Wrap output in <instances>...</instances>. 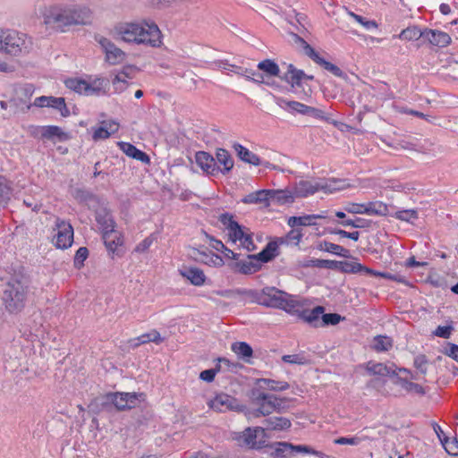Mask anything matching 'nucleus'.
<instances>
[{
  "mask_svg": "<svg viewBox=\"0 0 458 458\" xmlns=\"http://www.w3.org/2000/svg\"><path fill=\"white\" fill-rule=\"evenodd\" d=\"M287 225L293 228L297 226H311L316 225L315 216L313 215H304L301 216H290Z\"/></svg>",
  "mask_w": 458,
  "mask_h": 458,
  "instance_id": "37",
  "label": "nucleus"
},
{
  "mask_svg": "<svg viewBox=\"0 0 458 458\" xmlns=\"http://www.w3.org/2000/svg\"><path fill=\"white\" fill-rule=\"evenodd\" d=\"M453 331L452 326H439L434 331V335L442 338H449Z\"/></svg>",
  "mask_w": 458,
  "mask_h": 458,
  "instance_id": "59",
  "label": "nucleus"
},
{
  "mask_svg": "<svg viewBox=\"0 0 458 458\" xmlns=\"http://www.w3.org/2000/svg\"><path fill=\"white\" fill-rule=\"evenodd\" d=\"M320 247H321L322 250L333 253L336 256L345 257V258L349 256L348 250H346L344 247H342L338 244H335V243L324 242L323 243H321Z\"/></svg>",
  "mask_w": 458,
  "mask_h": 458,
  "instance_id": "47",
  "label": "nucleus"
},
{
  "mask_svg": "<svg viewBox=\"0 0 458 458\" xmlns=\"http://www.w3.org/2000/svg\"><path fill=\"white\" fill-rule=\"evenodd\" d=\"M269 191V205L276 203L284 205L293 202L295 196L293 191L287 190H268Z\"/></svg>",
  "mask_w": 458,
  "mask_h": 458,
  "instance_id": "31",
  "label": "nucleus"
},
{
  "mask_svg": "<svg viewBox=\"0 0 458 458\" xmlns=\"http://www.w3.org/2000/svg\"><path fill=\"white\" fill-rule=\"evenodd\" d=\"M278 245L276 242H270L267 244L266 248L257 255H248L246 259H235L233 265L234 271L250 275L259 271L262 263L268 262L276 256Z\"/></svg>",
  "mask_w": 458,
  "mask_h": 458,
  "instance_id": "6",
  "label": "nucleus"
},
{
  "mask_svg": "<svg viewBox=\"0 0 458 458\" xmlns=\"http://www.w3.org/2000/svg\"><path fill=\"white\" fill-rule=\"evenodd\" d=\"M29 284L23 277H13L5 284L2 301L5 310L12 314L20 313L25 307Z\"/></svg>",
  "mask_w": 458,
  "mask_h": 458,
  "instance_id": "3",
  "label": "nucleus"
},
{
  "mask_svg": "<svg viewBox=\"0 0 458 458\" xmlns=\"http://www.w3.org/2000/svg\"><path fill=\"white\" fill-rule=\"evenodd\" d=\"M31 48V40L25 34L0 30V51L10 55L18 56L29 53Z\"/></svg>",
  "mask_w": 458,
  "mask_h": 458,
  "instance_id": "8",
  "label": "nucleus"
},
{
  "mask_svg": "<svg viewBox=\"0 0 458 458\" xmlns=\"http://www.w3.org/2000/svg\"><path fill=\"white\" fill-rule=\"evenodd\" d=\"M445 354L458 361V345L448 344L445 347Z\"/></svg>",
  "mask_w": 458,
  "mask_h": 458,
  "instance_id": "64",
  "label": "nucleus"
},
{
  "mask_svg": "<svg viewBox=\"0 0 458 458\" xmlns=\"http://www.w3.org/2000/svg\"><path fill=\"white\" fill-rule=\"evenodd\" d=\"M103 240L109 252L116 256L122 255L123 238L121 232L115 229L110 233H105Z\"/></svg>",
  "mask_w": 458,
  "mask_h": 458,
  "instance_id": "19",
  "label": "nucleus"
},
{
  "mask_svg": "<svg viewBox=\"0 0 458 458\" xmlns=\"http://www.w3.org/2000/svg\"><path fill=\"white\" fill-rule=\"evenodd\" d=\"M313 59L317 63L322 64L325 67V69L332 72L334 74H338L339 73L340 70H339V68L337 66H335V64H331L329 62L325 61L324 59L320 58L318 55L314 54L313 55Z\"/></svg>",
  "mask_w": 458,
  "mask_h": 458,
  "instance_id": "58",
  "label": "nucleus"
},
{
  "mask_svg": "<svg viewBox=\"0 0 458 458\" xmlns=\"http://www.w3.org/2000/svg\"><path fill=\"white\" fill-rule=\"evenodd\" d=\"M341 269L345 273L366 272L367 267L358 262L343 261L339 262Z\"/></svg>",
  "mask_w": 458,
  "mask_h": 458,
  "instance_id": "51",
  "label": "nucleus"
},
{
  "mask_svg": "<svg viewBox=\"0 0 458 458\" xmlns=\"http://www.w3.org/2000/svg\"><path fill=\"white\" fill-rule=\"evenodd\" d=\"M197 165L207 174H215L219 170L215 158L204 151L197 152L195 155Z\"/></svg>",
  "mask_w": 458,
  "mask_h": 458,
  "instance_id": "24",
  "label": "nucleus"
},
{
  "mask_svg": "<svg viewBox=\"0 0 458 458\" xmlns=\"http://www.w3.org/2000/svg\"><path fill=\"white\" fill-rule=\"evenodd\" d=\"M269 191L259 190L245 195L242 201L245 204H257L264 207L269 206Z\"/></svg>",
  "mask_w": 458,
  "mask_h": 458,
  "instance_id": "30",
  "label": "nucleus"
},
{
  "mask_svg": "<svg viewBox=\"0 0 458 458\" xmlns=\"http://www.w3.org/2000/svg\"><path fill=\"white\" fill-rule=\"evenodd\" d=\"M394 217L413 224L418 219V213L414 209L400 210L395 212Z\"/></svg>",
  "mask_w": 458,
  "mask_h": 458,
  "instance_id": "50",
  "label": "nucleus"
},
{
  "mask_svg": "<svg viewBox=\"0 0 458 458\" xmlns=\"http://www.w3.org/2000/svg\"><path fill=\"white\" fill-rule=\"evenodd\" d=\"M209 246L216 250L218 252L224 254L225 258L227 259H237L238 254L228 249L221 241L211 239L209 242Z\"/></svg>",
  "mask_w": 458,
  "mask_h": 458,
  "instance_id": "39",
  "label": "nucleus"
},
{
  "mask_svg": "<svg viewBox=\"0 0 458 458\" xmlns=\"http://www.w3.org/2000/svg\"><path fill=\"white\" fill-rule=\"evenodd\" d=\"M421 37L424 38V31H421L417 27H408L398 36L400 39L407 41L417 40Z\"/></svg>",
  "mask_w": 458,
  "mask_h": 458,
  "instance_id": "45",
  "label": "nucleus"
},
{
  "mask_svg": "<svg viewBox=\"0 0 458 458\" xmlns=\"http://www.w3.org/2000/svg\"><path fill=\"white\" fill-rule=\"evenodd\" d=\"M343 226H351L353 228H365L369 226V222L366 219L357 217L355 219H345L340 222Z\"/></svg>",
  "mask_w": 458,
  "mask_h": 458,
  "instance_id": "52",
  "label": "nucleus"
},
{
  "mask_svg": "<svg viewBox=\"0 0 458 458\" xmlns=\"http://www.w3.org/2000/svg\"><path fill=\"white\" fill-rule=\"evenodd\" d=\"M261 304L279 308L286 312L294 313L298 311L299 301L295 296L290 295L275 287L264 288L259 295Z\"/></svg>",
  "mask_w": 458,
  "mask_h": 458,
  "instance_id": "7",
  "label": "nucleus"
},
{
  "mask_svg": "<svg viewBox=\"0 0 458 458\" xmlns=\"http://www.w3.org/2000/svg\"><path fill=\"white\" fill-rule=\"evenodd\" d=\"M291 450L298 452V453L307 454H314L320 458H323L322 453L316 451L308 445H293V448Z\"/></svg>",
  "mask_w": 458,
  "mask_h": 458,
  "instance_id": "55",
  "label": "nucleus"
},
{
  "mask_svg": "<svg viewBox=\"0 0 458 458\" xmlns=\"http://www.w3.org/2000/svg\"><path fill=\"white\" fill-rule=\"evenodd\" d=\"M65 86L76 93L91 96L105 91L107 81L97 75L69 78L64 81Z\"/></svg>",
  "mask_w": 458,
  "mask_h": 458,
  "instance_id": "9",
  "label": "nucleus"
},
{
  "mask_svg": "<svg viewBox=\"0 0 458 458\" xmlns=\"http://www.w3.org/2000/svg\"><path fill=\"white\" fill-rule=\"evenodd\" d=\"M217 67L222 70V71H225V72L229 73V72H235V73H239L240 72V68L235 66V65H233V64H228L227 62H225V61H220L217 63Z\"/></svg>",
  "mask_w": 458,
  "mask_h": 458,
  "instance_id": "62",
  "label": "nucleus"
},
{
  "mask_svg": "<svg viewBox=\"0 0 458 458\" xmlns=\"http://www.w3.org/2000/svg\"><path fill=\"white\" fill-rule=\"evenodd\" d=\"M35 15L43 19L45 25L61 30H64L68 26L74 25L71 7L40 5L36 9Z\"/></svg>",
  "mask_w": 458,
  "mask_h": 458,
  "instance_id": "4",
  "label": "nucleus"
},
{
  "mask_svg": "<svg viewBox=\"0 0 458 458\" xmlns=\"http://www.w3.org/2000/svg\"><path fill=\"white\" fill-rule=\"evenodd\" d=\"M97 42L101 47L102 51L105 53V58L110 64H118L125 58V53L116 47L110 39L98 36L96 38Z\"/></svg>",
  "mask_w": 458,
  "mask_h": 458,
  "instance_id": "14",
  "label": "nucleus"
},
{
  "mask_svg": "<svg viewBox=\"0 0 458 458\" xmlns=\"http://www.w3.org/2000/svg\"><path fill=\"white\" fill-rule=\"evenodd\" d=\"M223 166V173L229 172L233 166V161L229 153L225 149H218L216 152V161Z\"/></svg>",
  "mask_w": 458,
  "mask_h": 458,
  "instance_id": "42",
  "label": "nucleus"
},
{
  "mask_svg": "<svg viewBox=\"0 0 458 458\" xmlns=\"http://www.w3.org/2000/svg\"><path fill=\"white\" fill-rule=\"evenodd\" d=\"M267 428L272 430H284L291 426L290 420L286 418H271L267 420Z\"/></svg>",
  "mask_w": 458,
  "mask_h": 458,
  "instance_id": "48",
  "label": "nucleus"
},
{
  "mask_svg": "<svg viewBox=\"0 0 458 458\" xmlns=\"http://www.w3.org/2000/svg\"><path fill=\"white\" fill-rule=\"evenodd\" d=\"M118 72L122 75H124V78L131 80L136 73V68L131 65H127L123 66Z\"/></svg>",
  "mask_w": 458,
  "mask_h": 458,
  "instance_id": "63",
  "label": "nucleus"
},
{
  "mask_svg": "<svg viewBox=\"0 0 458 458\" xmlns=\"http://www.w3.org/2000/svg\"><path fill=\"white\" fill-rule=\"evenodd\" d=\"M393 345V341L386 335H377L374 337L371 347L377 352L388 351Z\"/></svg>",
  "mask_w": 458,
  "mask_h": 458,
  "instance_id": "40",
  "label": "nucleus"
},
{
  "mask_svg": "<svg viewBox=\"0 0 458 458\" xmlns=\"http://www.w3.org/2000/svg\"><path fill=\"white\" fill-rule=\"evenodd\" d=\"M324 313L323 307H316L311 310H306L302 313V318L314 326H318L320 322V318L322 319V314Z\"/></svg>",
  "mask_w": 458,
  "mask_h": 458,
  "instance_id": "38",
  "label": "nucleus"
},
{
  "mask_svg": "<svg viewBox=\"0 0 458 458\" xmlns=\"http://www.w3.org/2000/svg\"><path fill=\"white\" fill-rule=\"evenodd\" d=\"M114 35L122 41L137 46L159 47L162 33L157 23L142 19L120 22L114 28Z\"/></svg>",
  "mask_w": 458,
  "mask_h": 458,
  "instance_id": "1",
  "label": "nucleus"
},
{
  "mask_svg": "<svg viewBox=\"0 0 458 458\" xmlns=\"http://www.w3.org/2000/svg\"><path fill=\"white\" fill-rule=\"evenodd\" d=\"M321 191L327 194L335 193L340 191L348 189L351 184L344 179H319Z\"/></svg>",
  "mask_w": 458,
  "mask_h": 458,
  "instance_id": "22",
  "label": "nucleus"
},
{
  "mask_svg": "<svg viewBox=\"0 0 458 458\" xmlns=\"http://www.w3.org/2000/svg\"><path fill=\"white\" fill-rule=\"evenodd\" d=\"M180 275L195 286L205 284L207 277L204 272L196 267H186L180 269Z\"/></svg>",
  "mask_w": 458,
  "mask_h": 458,
  "instance_id": "23",
  "label": "nucleus"
},
{
  "mask_svg": "<svg viewBox=\"0 0 458 458\" xmlns=\"http://www.w3.org/2000/svg\"><path fill=\"white\" fill-rule=\"evenodd\" d=\"M119 130V123L115 121H104L101 123L100 126L94 127L91 129L92 131V139L95 141L106 140L109 138L112 134H114Z\"/></svg>",
  "mask_w": 458,
  "mask_h": 458,
  "instance_id": "20",
  "label": "nucleus"
},
{
  "mask_svg": "<svg viewBox=\"0 0 458 458\" xmlns=\"http://www.w3.org/2000/svg\"><path fill=\"white\" fill-rule=\"evenodd\" d=\"M276 104L284 111L290 113V114H306V115H311L316 116L318 115V110L308 106L302 103L293 101V100H288L284 98H276Z\"/></svg>",
  "mask_w": 458,
  "mask_h": 458,
  "instance_id": "16",
  "label": "nucleus"
},
{
  "mask_svg": "<svg viewBox=\"0 0 458 458\" xmlns=\"http://www.w3.org/2000/svg\"><path fill=\"white\" fill-rule=\"evenodd\" d=\"M283 360L290 364H306L308 361L304 356L299 354L284 355Z\"/></svg>",
  "mask_w": 458,
  "mask_h": 458,
  "instance_id": "56",
  "label": "nucleus"
},
{
  "mask_svg": "<svg viewBox=\"0 0 458 458\" xmlns=\"http://www.w3.org/2000/svg\"><path fill=\"white\" fill-rule=\"evenodd\" d=\"M119 148L129 157L139 160L144 164H148L150 159L148 156L143 151L138 149L131 143L120 141L117 143Z\"/></svg>",
  "mask_w": 458,
  "mask_h": 458,
  "instance_id": "26",
  "label": "nucleus"
},
{
  "mask_svg": "<svg viewBox=\"0 0 458 458\" xmlns=\"http://www.w3.org/2000/svg\"><path fill=\"white\" fill-rule=\"evenodd\" d=\"M250 399V405L245 410L248 419L268 415L281 406V401L276 395L266 394L256 387L252 389Z\"/></svg>",
  "mask_w": 458,
  "mask_h": 458,
  "instance_id": "5",
  "label": "nucleus"
},
{
  "mask_svg": "<svg viewBox=\"0 0 458 458\" xmlns=\"http://www.w3.org/2000/svg\"><path fill=\"white\" fill-rule=\"evenodd\" d=\"M129 79L124 78V75L120 74L118 72L114 74L112 81L113 86L116 91H123L128 86Z\"/></svg>",
  "mask_w": 458,
  "mask_h": 458,
  "instance_id": "53",
  "label": "nucleus"
},
{
  "mask_svg": "<svg viewBox=\"0 0 458 458\" xmlns=\"http://www.w3.org/2000/svg\"><path fill=\"white\" fill-rule=\"evenodd\" d=\"M361 442V438L358 437H339L335 440V443L337 445H357Z\"/></svg>",
  "mask_w": 458,
  "mask_h": 458,
  "instance_id": "61",
  "label": "nucleus"
},
{
  "mask_svg": "<svg viewBox=\"0 0 458 458\" xmlns=\"http://www.w3.org/2000/svg\"><path fill=\"white\" fill-rule=\"evenodd\" d=\"M273 448L277 457L287 458L292 452L293 445L287 442H277L273 445Z\"/></svg>",
  "mask_w": 458,
  "mask_h": 458,
  "instance_id": "49",
  "label": "nucleus"
},
{
  "mask_svg": "<svg viewBox=\"0 0 458 458\" xmlns=\"http://www.w3.org/2000/svg\"><path fill=\"white\" fill-rule=\"evenodd\" d=\"M330 233H334V234L340 235L341 237L352 239L355 242H357L360 238V233L357 231L349 233V232H346L342 229H335V230L330 231Z\"/></svg>",
  "mask_w": 458,
  "mask_h": 458,
  "instance_id": "60",
  "label": "nucleus"
},
{
  "mask_svg": "<svg viewBox=\"0 0 458 458\" xmlns=\"http://www.w3.org/2000/svg\"><path fill=\"white\" fill-rule=\"evenodd\" d=\"M267 438L266 429L260 427L248 428L234 437L240 446L257 449L265 445Z\"/></svg>",
  "mask_w": 458,
  "mask_h": 458,
  "instance_id": "10",
  "label": "nucleus"
},
{
  "mask_svg": "<svg viewBox=\"0 0 458 458\" xmlns=\"http://www.w3.org/2000/svg\"><path fill=\"white\" fill-rule=\"evenodd\" d=\"M436 432H437V436L439 437V440H440L443 447L446 451V453L448 454H450V455H458V438H456V437H453V438L444 437V438H442L440 433L438 432V430L436 429Z\"/></svg>",
  "mask_w": 458,
  "mask_h": 458,
  "instance_id": "41",
  "label": "nucleus"
},
{
  "mask_svg": "<svg viewBox=\"0 0 458 458\" xmlns=\"http://www.w3.org/2000/svg\"><path fill=\"white\" fill-rule=\"evenodd\" d=\"M235 150L237 152L238 157L242 161L251 164L253 165H259L261 164V160L256 154L250 152L248 148L242 147V145H237L235 147Z\"/></svg>",
  "mask_w": 458,
  "mask_h": 458,
  "instance_id": "36",
  "label": "nucleus"
},
{
  "mask_svg": "<svg viewBox=\"0 0 458 458\" xmlns=\"http://www.w3.org/2000/svg\"><path fill=\"white\" fill-rule=\"evenodd\" d=\"M258 68L266 73V76H278L279 66L272 60L266 59L258 64Z\"/></svg>",
  "mask_w": 458,
  "mask_h": 458,
  "instance_id": "43",
  "label": "nucleus"
},
{
  "mask_svg": "<svg viewBox=\"0 0 458 458\" xmlns=\"http://www.w3.org/2000/svg\"><path fill=\"white\" fill-rule=\"evenodd\" d=\"M97 221L100 225L103 235L105 233H110L115 230L114 221L108 214H105L104 216L98 215Z\"/></svg>",
  "mask_w": 458,
  "mask_h": 458,
  "instance_id": "46",
  "label": "nucleus"
},
{
  "mask_svg": "<svg viewBox=\"0 0 458 458\" xmlns=\"http://www.w3.org/2000/svg\"><path fill=\"white\" fill-rule=\"evenodd\" d=\"M256 388L259 390L284 391L289 387L288 383L268 378H260L256 382Z\"/></svg>",
  "mask_w": 458,
  "mask_h": 458,
  "instance_id": "33",
  "label": "nucleus"
},
{
  "mask_svg": "<svg viewBox=\"0 0 458 458\" xmlns=\"http://www.w3.org/2000/svg\"><path fill=\"white\" fill-rule=\"evenodd\" d=\"M232 351L240 358H242L244 360L249 359L252 355V349L251 347L244 343V342H238L232 344Z\"/></svg>",
  "mask_w": 458,
  "mask_h": 458,
  "instance_id": "44",
  "label": "nucleus"
},
{
  "mask_svg": "<svg viewBox=\"0 0 458 458\" xmlns=\"http://www.w3.org/2000/svg\"><path fill=\"white\" fill-rule=\"evenodd\" d=\"M341 316L335 313L322 314L323 325H336L341 321Z\"/></svg>",
  "mask_w": 458,
  "mask_h": 458,
  "instance_id": "57",
  "label": "nucleus"
},
{
  "mask_svg": "<svg viewBox=\"0 0 458 458\" xmlns=\"http://www.w3.org/2000/svg\"><path fill=\"white\" fill-rule=\"evenodd\" d=\"M105 398L107 403H112L117 410H125L139 405L145 400V395L136 393H110Z\"/></svg>",
  "mask_w": 458,
  "mask_h": 458,
  "instance_id": "12",
  "label": "nucleus"
},
{
  "mask_svg": "<svg viewBox=\"0 0 458 458\" xmlns=\"http://www.w3.org/2000/svg\"><path fill=\"white\" fill-rule=\"evenodd\" d=\"M163 341L160 334L157 330H151L136 338L130 340V344L132 347H138L140 344H148L150 342L159 344Z\"/></svg>",
  "mask_w": 458,
  "mask_h": 458,
  "instance_id": "34",
  "label": "nucleus"
},
{
  "mask_svg": "<svg viewBox=\"0 0 458 458\" xmlns=\"http://www.w3.org/2000/svg\"><path fill=\"white\" fill-rule=\"evenodd\" d=\"M424 38L430 44L439 47H446L451 41V38L447 33L435 30H425Z\"/></svg>",
  "mask_w": 458,
  "mask_h": 458,
  "instance_id": "27",
  "label": "nucleus"
},
{
  "mask_svg": "<svg viewBox=\"0 0 458 458\" xmlns=\"http://www.w3.org/2000/svg\"><path fill=\"white\" fill-rule=\"evenodd\" d=\"M219 221L228 242L249 252L256 249L253 233L250 228L240 225L233 215L222 214L219 216Z\"/></svg>",
  "mask_w": 458,
  "mask_h": 458,
  "instance_id": "2",
  "label": "nucleus"
},
{
  "mask_svg": "<svg viewBox=\"0 0 458 458\" xmlns=\"http://www.w3.org/2000/svg\"><path fill=\"white\" fill-rule=\"evenodd\" d=\"M198 259L200 262L209 267H220L225 264L223 258L212 251H202Z\"/></svg>",
  "mask_w": 458,
  "mask_h": 458,
  "instance_id": "35",
  "label": "nucleus"
},
{
  "mask_svg": "<svg viewBox=\"0 0 458 458\" xmlns=\"http://www.w3.org/2000/svg\"><path fill=\"white\" fill-rule=\"evenodd\" d=\"M52 242L61 250L68 249L73 242V229L70 223L56 219L53 228Z\"/></svg>",
  "mask_w": 458,
  "mask_h": 458,
  "instance_id": "11",
  "label": "nucleus"
},
{
  "mask_svg": "<svg viewBox=\"0 0 458 458\" xmlns=\"http://www.w3.org/2000/svg\"><path fill=\"white\" fill-rule=\"evenodd\" d=\"M369 372L379 376H399V369L394 368V365L386 366L382 363L369 362L367 364Z\"/></svg>",
  "mask_w": 458,
  "mask_h": 458,
  "instance_id": "32",
  "label": "nucleus"
},
{
  "mask_svg": "<svg viewBox=\"0 0 458 458\" xmlns=\"http://www.w3.org/2000/svg\"><path fill=\"white\" fill-rule=\"evenodd\" d=\"M301 237H302V233L299 230L293 229L288 233L285 240H283V239L281 240V242H285L287 243H293V244L297 245L299 243L300 240L301 239Z\"/></svg>",
  "mask_w": 458,
  "mask_h": 458,
  "instance_id": "54",
  "label": "nucleus"
},
{
  "mask_svg": "<svg viewBox=\"0 0 458 458\" xmlns=\"http://www.w3.org/2000/svg\"><path fill=\"white\" fill-rule=\"evenodd\" d=\"M409 378H413L411 375V372L406 369L400 368L398 384L408 392L422 394V387L418 384L409 381Z\"/></svg>",
  "mask_w": 458,
  "mask_h": 458,
  "instance_id": "29",
  "label": "nucleus"
},
{
  "mask_svg": "<svg viewBox=\"0 0 458 458\" xmlns=\"http://www.w3.org/2000/svg\"><path fill=\"white\" fill-rule=\"evenodd\" d=\"M344 210L351 214L371 216L384 214L386 207L381 202L347 203L344 206Z\"/></svg>",
  "mask_w": 458,
  "mask_h": 458,
  "instance_id": "15",
  "label": "nucleus"
},
{
  "mask_svg": "<svg viewBox=\"0 0 458 458\" xmlns=\"http://www.w3.org/2000/svg\"><path fill=\"white\" fill-rule=\"evenodd\" d=\"M33 106L37 107H51L56 109L64 117L70 114L64 98L42 96L35 98Z\"/></svg>",
  "mask_w": 458,
  "mask_h": 458,
  "instance_id": "17",
  "label": "nucleus"
},
{
  "mask_svg": "<svg viewBox=\"0 0 458 458\" xmlns=\"http://www.w3.org/2000/svg\"><path fill=\"white\" fill-rule=\"evenodd\" d=\"M208 406L216 411H243V405L234 397L227 394H217L208 402Z\"/></svg>",
  "mask_w": 458,
  "mask_h": 458,
  "instance_id": "13",
  "label": "nucleus"
},
{
  "mask_svg": "<svg viewBox=\"0 0 458 458\" xmlns=\"http://www.w3.org/2000/svg\"><path fill=\"white\" fill-rule=\"evenodd\" d=\"M39 132L42 138L52 141H64L70 139V135L58 126H44Z\"/></svg>",
  "mask_w": 458,
  "mask_h": 458,
  "instance_id": "25",
  "label": "nucleus"
},
{
  "mask_svg": "<svg viewBox=\"0 0 458 458\" xmlns=\"http://www.w3.org/2000/svg\"><path fill=\"white\" fill-rule=\"evenodd\" d=\"M286 72L282 76V80L291 85L292 89L301 87L302 81L312 80L313 76L307 75L303 71L297 69L293 64H287Z\"/></svg>",
  "mask_w": 458,
  "mask_h": 458,
  "instance_id": "18",
  "label": "nucleus"
},
{
  "mask_svg": "<svg viewBox=\"0 0 458 458\" xmlns=\"http://www.w3.org/2000/svg\"><path fill=\"white\" fill-rule=\"evenodd\" d=\"M72 8L74 25H87L92 21V11L88 6H73Z\"/></svg>",
  "mask_w": 458,
  "mask_h": 458,
  "instance_id": "28",
  "label": "nucleus"
},
{
  "mask_svg": "<svg viewBox=\"0 0 458 458\" xmlns=\"http://www.w3.org/2000/svg\"><path fill=\"white\" fill-rule=\"evenodd\" d=\"M319 182V179L299 182L293 190L295 198H306L318 191H321Z\"/></svg>",
  "mask_w": 458,
  "mask_h": 458,
  "instance_id": "21",
  "label": "nucleus"
}]
</instances>
